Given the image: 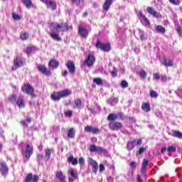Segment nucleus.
<instances>
[{
  "mask_svg": "<svg viewBox=\"0 0 182 182\" xmlns=\"http://www.w3.org/2000/svg\"><path fill=\"white\" fill-rule=\"evenodd\" d=\"M71 94H72V91L66 89V90L59 91L58 92V96L55 95V94H52L50 95V99L54 102H59L60 99L63 97H68V96H70Z\"/></svg>",
  "mask_w": 182,
  "mask_h": 182,
  "instance_id": "nucleus-1",
  "label": "nucleus"
},
{
  "mask_svg": "<svg viewBox=\"0 0 182 182\" xmlns=\"http://www.w3.org/2000/svg\"><path fill=\"white\" fill-rule=\"evenodd\" d=\"M21 91L28 96H31V99H35V97H36L35 88H33V87L29 83H24L21 87Z\"/></svg>",
  "mask_w": 182,
  "mask_h": 182,
  "instance_id": "nucleus-2",
  "label": "nucleus"
},
{
  "mask_svg": "<svg viewBox=\"0 0 182 182\" xmlns=\"http://www.w3.org/2000/svg\"><path fill=\"white\" fill-rule=\"evenodd\" d=\"M25 58L20 55H16L14 58V65L11 67V70L15 71L19 68H22V66H25Z\"/></svg>",
  "mask_w": 182,
  "mask_h": 182,
  "instance_id": "nucleus-3",
  "label": "nucleus"
},
{
  "mask_svg": "<svg viewBox=\"0 0 182 182\" xmlns=\"http://www.w3.org/2000/svg\"><path fill=\"white\" fill-rule=\"evenodd\" d=\"M96 49H100L102 52H110L112 50V45L109 43H104L100 40L97 39L95 44Z\"/></svg>",
  "mask_w": 182,
  "mask_h": 182,
  "instance_id": "nucleus-4",
  "label": "nucleus"
},
{
  "mask_svg": "<svg viewBox=\"0 0 182 182\" xmlns=\"http://www.w3.org/2000/svg\"><path fill=\"white\" fill-rule=\"evenodd\" d=\"M141 144H143V141L141 140V139H134L133 141H129L127 144V150H128V151H132V150H134V147H136V146H141Z\"/></svg>",
  "mask_w": 182,
  "mask_h": 182,
  "instance_id": "nucleus-5",
  "label": "nucleus"
},
{
  "mask_svg": "<svg viewBox=\"0 0 182 182\" xmlns=\"http://www.w3.org/2000/svg\"><path fill=\"white\" fill-rule=\"evenodd\" d=\"M51 26H53V31H55V32H59V29H61L62 32H68L69 31V27L66 23L60 25L58 23H52Z\"/></svg>",
  "mask_w": 182,
  "mask_h": 182,
  "instance_id": "nucleus-6",
  "label": "nucleus"
},
{
  "mask_svg": "<svg viewBox=\"0 0 182 182\" xmlns=\"http://www.w3.org/2000/svg\"><path fill=\"white\" fill-rule=\"evenodd\" d=\"M37 70L40 73L45 75L48 77L52 76V72H50V70H48L46 65H37Z\"/></svg>",
  "mask_w": 182,
  "mask_h": 182,
  "instance_id": "nucleus-7",
  "label": "nucleus"
},
{
  "mask_svg": "<svg viewBox=\"0 0 182 182\" xmlns=\"http://www.w3.org/2000/svg\"><path fill=\"white\" fill-rule=\"evenodd\" d=\"M96 62V57L95 55L90 54L88 55L87 59L84 61V66H87V68H92L95 65Z\"/></svg>",
  "mask_w": 182,
  "mask_h": 182,
  "instance_id": "nucleus-8",
  "label": "nucleus"
},
{
  "mask_svg": "<svg viewBox=\"0 0 182 182\" xmlns=\"http://www.w3.org/2000/svg\"><path fill=\"white\" fill-rule=\"evenodd\" d=\"M89 150L90 153H100L101 154H106V153H107V150L102 148V146H97L95 144L91 145Z\"/></svg>",
  "mask_w": 182,
  "mask_h": 182,
  "instance_id": "nucleus-9",
  "label": "nucleus"
},
{
  "mask_svg": "<svg viewBox=\"0 0 182 182\" xmlns=\"http://www.w3.org/2000/svg\"><path fill=\"white\" fill-rule=\"evenodd\" d=\"M32 154H33V146L27 144L24 151L25 159H26L27 161L31 159Z\"/></svg>",
  "mask_w": 182,
  "mask_h": 182,
  "instance_id": "nucleus-10",
  "label": "nucleus"
},
{
  "mask_svg": "<svg viewBox=\"0 0 182 182\" xmlns=\"http://www.w3.org/2000/svg\"><path fill=\"white\" fill-rule=\"evenodd\" d=\"M78 35L82 39H86L89 36V31L87 28L83 27L82 26H78Z\"/></svg>",
  "mask_w": 182,
  "mask_h": 182,
  "instance_id": "nucleus-11",
  "label": "nucleus"
},
{
  "mask_svg": "<svg viewBox=\"0 0 182 182\" xmlns=\"http://www.w3.org/2000/svg\"><path fill=\"white\" fill-rule=\"evenodd\" d=\"M0 172L3 177H6L8 173H9V168L6 164V162H1L0 163Z\"/></svg>",
  "mask_w": 182,
  "mask_h": 182,
  "instance_id": "nucleus-12",
  "label": "nucleus"
},
{
  "mask_svg": "<svg viewBox=\"0 0 182 182\" xmlns=\"http://www.w3.org/2000/svg\"><path fill=\"white\" fill-rule=\"evenodd\" d=\"M123 127V124L119 122H109V129L113 132H117Z\"/></svg>",
  "mask_w": 182,
  "mask_h": 182,
  "instance_id": "nucleus-13",
  "label": "nucleus"
},
{
  "mask_svg": "<svg viewBox=\"0 0 182 182\" xmlns=\"http://www.w3.org/2000/svg\"><path fill=\"white\" fill-rule=\"evenodd\" d=\"M66 67L68 69L69 73H71V75H75L76 73V66L75 65V62L68 60Z\"/></svg>",
  "mask_w": 182,
  "mask_h": 182,
  "instance_id": "nucleus-14",
  "label": "nucleus"
},
{
  "mask_svg": "<svg viewBox=\"0 0 182 182\" xmlns=\"http://www.w3.org/2000/svg\"><path fill=\"white\" fill-rule=\"evenodd\" d=\"M85 132H87V133H92V134H97L100 132V130L98 129V128L93 127L92 126H86L84 128Z\"/></svg>",
  "mask_w": 182,
  "mask_h": 182,
  "instance_id": "nucleus-15",
  "label": "nucleus"
},
{
  "mask_svg": "<svg viewBox=\"0 0 182 182\" xmlns=\"http://www.w3.org/2000/svg\"><path fill=\"white\" fill-rule=\"evenodd\" d=\"M147 166H149V161L144 159L141 164V173L144 176L147 171Z\"/></svg>",
  "mask_w": 182,
  "mask_h": 182,
  "instance_id": "nucleus-16",
  "label": "nucleus"
},
{
  "mask_svg": "<svg viewBox=\"0 0 182 182\" xmlns=\"http://www.w3.org/2000/svg\"><path fill=\"white\" fill-rule=\"evenodd\" d=\"M55 177L61 182H66V176L63 174L62 171H57L55 173Z\"/></svg>",
  "mask_w": 182,
  "mask_h": 182,
  "instance_id": "nucleus-17",
  "label": "nucleus"
},
{
  "mask_svg": "<svg viewBox=\"0 0 182 182\" xmlns=\"http://www.w3.org/2000/svg\"><path fill=\"white\" fill-rule=\"evenodd\" d=\"M89 160L90 164H91L92 167V171L96 174V173H97V170H99V164H97V162L92 158H90Z\"/></svg>",
  "mask_w": 182,
  "mask_h": 182,
  "instance_id": "nucleus-18",
  "label": "nucleus"
},
{
  "mask_svg": "<svg viewBox=\"0 0 182 182\" xmlns=\"http://www.w3.org/2000/svg\"><path fill=\"white\" fill-rule=\"evenodd\" d=\"M48 66L51 68V69H58L59 68V61L55 59H51L48 63Z\"/></svg>",
  "mask_w": 182,
  "mask_h": 182,
  "instance_id": "nucleus-19",
  "label": "nucleus"
},
{
  "mask_svg": "<svg viewBox=\"0 0 182 182\" xmlns=\"http://www.w3.org/2000/svg\"><path fill=\"white\" fill-rule=\"evenodd\" d=\"M35 50H38L37 47L33 45H30V46H28L27 48H26L25 53H26V55H31V53H32L33 52H35Z\"/></svg>",
  "mask_w": 182,
  "mask_h": 182,
  "instance_id": "nucleus-20",
  "label": "nucleus"
},
{
  "mask_svg": "<svg viewBox=\"0 0 182 182\" xmlns=\"http://www.w3.org/2000/svg\"><path fill=\"white\" fill-rule=\"evenodd\" d=\"M46 6L49 9H52V11H55L57 6L56 1L48 0V2L46 4Z\"/></svg>",
  "mask_w": 182,
  "mask_h": 182,
  "instance_id": "nucleus-21",
  "label": "nucleus"
},
{
  "mask_svg": "<svg viewBox=\"0 0 182 182\" xmlns=\"http://www.w3.org/2000/svg\"><path fill=\"white\" fill-rule=\"evenodd\" d=\"M68 163H71L73 166H77L79 161H77V158L73 157V155H70L67 159Z\"/></svg>",
  "mask_w": 182,
  "mask_h": 182,
  "instance_id": "nucleus-22",
  "label": "nucleus"
},
{
  "mask_svg": "<svg viewBox=\"0 0 182 182\" xmlns=\"http://www.w3.org/2000/svg\"><path fill=\"white\" fill-rule=\"evenodd\" d=\"M112 4H113V0H106L102 6L104 11L107 12V11L110 9V6H112Z\"/></svg>",
  "mask_w": 182,
  "mask_h": 182,
  "instance_id": "nucleus-23",
  "label": "nucleus"
},
{
  "mask_svg": "<svg viewBox=\"0 0 182 182\" xmlns=\"http://www.w3.org/2000/svg\"><path fill=\"white\" fill-rule=\"evenodd\" d=\"M141 109L146 113H149L151 110V107L149 102H143L141 105Z\"/></svg>",
  "mask_w": 182,
  "mask_h": 182,
  "instance_id": "nucleus-24",
  "label": "nucleus"
},
{
  "mask_svg": "<svg viewBox=\"0 0 182 182\" xmlns=\"http://www.w3.org/2000/svg\"><path fill=\"white\" fill-rule=\"evenodd\" d=\"M76 134V131L75 128L71 127L67 131V136L69 139H75V136Z\"/></svg>",
  "mask_w": 182,
  "mask_h": 182,
  "instance_id": "nucleus-25",
  "label": "nucleus"
},
{
  "mask_svg": "<svg viewBox=\"0 0 182 182\" xmlns=\"http://www.w3.org/2000/svg\"><path fill=\"white\" fill-rule=\"evenodd\" d=\"M16 103L18 107H19L20 109H23V107H25V100L22 97H18Z\"/></svg>",
  "mask_w": 182,
  "mask_h": 182,
  "instance_id": "nucleus-26",
  "label": "nucleus"
},
{
  "mask_svg": "<svg viewBox=\"0 0 182 182\" xmlns=\"http://www.w3.org/2000/svg\"><path fill=\"white\" fill-rule=\"evenodd\" d=\"M50 36L51 38H53V41H57V42H60V41H62V38H60L59 33L51 32L50 33Z\"/></svg>",
  "mask_w": 182,
  "mask_h": 182,
  "instance_id": "nucleus-27",
  "label": "nucleus"
},
{
  "mask_svg": "<svg viewBox=\"0 0 182 182\" xmlns=\"http://www.w3.org/2000/svg\"><path fill=\"white\" fill-rule=\"evenodd\" d=\"M162 65H164V66H166V68H172V66H173L174 63H173V60H170V59H165L163 62H162Z\"/></svg>",
  "mask_w": 182,
  "mask_h": 182,
  "instance_id": "nucleus-28",
  "label": "nucleus"
},
{
  "mask_svg": "<svg viewBox=\"0 0 182 182\" xmlns=\"http://www.w3.org/2000/svg\"><path fill=\"white\" fill-rule=\"evenodd\" d=\"M146 11L148 12V14H149V15H152V16L157 18V11H156V10L153 9V7H150V6L147 7Z\"/></svg>",
  "mask_w": 182,
  "mask_h": 182,
  "instance_id": "nucleus-29",
  "label": "nucleus"
},
{
  "mask_svg": "<svg viewBox=\"0 0 182 182\" xmlns=\"http://www.w3.org/2000/svg\"><path fill=\"white\" fill-rule=\"evenodd\" d=\"M7 101L9 102V103H11V105H14V103H16L17 100H16V95L14 94L10 95Z\"/></svg>",
  "mask_w": 182,
  "mask_h": 182,
  "instance_id": "nucleus-30",
  "label": "nucleus"
},
{
  "mask_svg": "<svg viewBox=\"0 0 182 182\" xmlns=\"http://www.w3.org/2000/svg\"><path fill=\"white\" fill-rule=\"evenodd\" d=\"M22 2L28 9L33 6V3H32V0H22Z\"/></svg>",
  "mask_w": 182,
  "mask_h": 182,
  "instance_id": "nucleus-31",
  "label": "nucleus"
},
{
  "mask_svg": "<svg viewBox=\"0 0 182 182\" xmlns=\"http://www.w3.org/2000/svg\"><path fill=\"white\" fill-rule=\"evenodd\" d=\"M108 122H116L117 120V114L111 113L107 117Z\"/></svg>",
  "mask_w": 182,
  "mask_h": 182,
  "instance_id": "nucleus-32",
  "label": "nucleus"
},
{
  "mask_svg": "<svg viewBox=\"0 0 182 182\" xmlns=\"http://www.w3.org/2000/svg\"><path fill=\"white\" fill-rule=\"evenodd\" d=\"M27 122V123H26ZM31 122H32V118L31 117H28L26 119V120L23 119L20 122V124H21V126H23V127H28V123H31Z\"/></svg>",
  "mask_w": 182,
  "mask_h": 182,
  "instance_id": "nucleus-33",
  "label": "nucleus"
},
{
  "mask_svg": "<svg viewBox=\"0 0 182 182\" xmlns=\"http://www.w3.org/2000/svg\"><path fill=\"white\" fill-rule=\"evenodd\" d=\"M92 81L94 83H96L97 86L103 85V80L100 77H94Z\"/></svg>",
  "mask_w": 182,
  "mask_h": 182,
  "instance_id": "nucleus-34",
  "label": "nucleus"
},
{
  "mask_svg": "<svg viewBox=\"0 0 182 182\" xmlns=\"http://www.w3.org/2000/svg\"><path fill=\"white\" fill-rule=\"evenodd\" d=\"M156 31L158 33H166V28L163 27V26H157L156 27Z\"/></svg>",
  "mask_w": 182,
  "mask_h": 182,
  "instance_id": "nucleus-35",
  "label": "nucleus"
},
{
  "mask_svg": "<svg viewBox=\"0 0 182 182\" xmlns=\"http://www.w3.org/2000/svg\"><path fill=\"white\" fill-rule=\"evenodd\" d=\"M172 136L182 139V133L180 131H173Z\"/></svg>",
  "mask_w": 182,
  "mask_h": 182,
  "instance_id": "nucleus-36",
  "label": "nucleus"
},
{
  "mask_svg": "<svg viewBox=\"0 0 182 182\" xmlns=\"http://www.w3.org/2000/svg\"><path fill=\"white\" fill-rule=\"evenodd\" d=\"M29 38V34L26 32H21L20 34V38L21 41H26Z\"/></svg>",
  "mask_w": 182,
  "mask_h": 182,
  "instance_id": "nucleus-37",
  "label": "nucleus"
},
{
  "mask_svg": "<svg viewBox=\"0 0 182 182\" xmlns=\"http://www.w3.org/2000/svg\"><path fill=\"white\" fill-rule=\"evenodd\" d=\"M69 174H70L71 178H77V173L75 172L73 168H71L68 171Z\"/></svg>",
  "mask_w": 182,
  "mask_h": 182,
  "instance_id": "nucleus-38",
  "label": "nucleus"
},
{
  "mask_svg": "<svg viewBox=\"0 0 182 182\" xmlns=\"http://www.w3.org/2000/svg\"><path fill=\"white\" fill-rule=\"evenodd\" d=\"M75 107H82V100L80 98H77L74 100Z\"/></svg>",
  "mask_w": 182,
  "mask_h": 182,
  "instance_id": "nucleus-39",
  "label": "nucleus"
},
{
  "mask_svg": "<svg viewBox=\"0 0 182 182\" xmlns=\"http://www.w3.org/2000/svg\"><path fill=\"white\" fill-rule=\"evenodd\" d=\"M139 75L141 79H146L147 78V73L144 70H141V72L139 73Z\"/></svg>",
  "mask_w": 182,
  "mask_h": 182,
  "instance_id": "nucleus-40",
  "label": "nucleus"
},
{
  "mask_svg": "<svg viewBox=\"0 0 182 182\" xmlns=\"http://www.w3.org/2000/svg\"><path fill=\"white\" fill-rule=\"evenodd\" d=\"M129 166L132 170V171L131 172L132 176H133V170H136V167L137 166V163H136V161H132L129 164Z\"/></svg>",
  "mask_w": 182,
  "mask_h": 182,
  "instance_id": "nucleus-41",
  "label": "nucleus"
},
{
  "mask_svg": "<svg viewBox=\"0 0 182 182\" xmlns=\"http://www.w3.org/2000/svg\"><path fill=\"white\" fill-rule=\"evenodd\" d=\"M149 95H150V97L154 99H156V97H159V94H157V92L153 90H150Z\"/></svg>",
  "mask_w": 182,
  "mask_h": 182,
  "instance_id": "nucleus-42",
  "label": "nucleus"
},
{
  "mask_svg": "<svg viewBox=\"0 0 182 182\" xmlns=\"http://www.w3.org/2000/svg\"><path fill=\"white\" fill-rule=\"evenodd\" d=\"M13 19H14V21H21V19L22 18V17H21V16H19L18 14H17L16 13L14 12L11 14Z\"/></svg>",
  "mask_w": 182,
  "mask_h": 182,
  "instance_id": "nucleus-43",
  "label": "nucleus"
},
{
  "mask_svg": "<svg viewBox=\"0 0 182 182\" xmlns=\"http://www.w3.org/2000/svg\"><path fill=\"white\" fill-rule=\"evenodd\" d=\"M145 151H146V148L140 147L139 149L138 152L136 154V156H141V154H143V153H144Z\"/></svg>",
  "mask_w": 182,
  "mask_h": 182,
  "instance_id": "nucleus-44",
  "label": "nucleus"
},
{
  "mask_svg": "<svg viewBox=\"0 0 182 182\" xmlns=\"http://www.w3.org/2000/svg\"><path fill=\"white\" fill-rule=\"evenodd\" d=\"M138 16L140 18L141 22L143 21L145 18H147V17H146V15L143 14V12L141 11H139Z\"/></svg>",
  "mask_w": 182,
  "mask_h": 182,
  "instance_id": "nucleus-45",
  "label": "nucleus"
},
{
  "mask_svg": "<svg viewBox=\"0 0 182 182\" xmlns=\"http://www.w3.org/2000/svg\"><path fill=\"white\" fill-rule=\"evenodd\" d=\"M168 153H176V146H170L167 148Z\"/></svg>",
  "mask_w": 182,
  "mask_h": 182,
  "instance_id": "nucleus-46",
  "label": "nucleus"
},
{
  "mask_svg": "<svg viewBox=\"0 0 182 182\" xmlns=\"http://www.w3.org/2000/svg\"><path fill=\"white\" fill-rule=\"evenodd\" d=\"M121 87L123 89H126V87H129V83L126 80H122L121 82Z\"/></svg>",
  "mask_w": 182,
  "mask_h": 182,
  "instance_id": "nucleus-47",
  "label": "nucleus"
},
{
  "mask_svg": "<svg viewBox=\"0 0 182 182\" xmlns=\"http://www.w3.org/2000/svg\"><path fill=\"white\" fill-rule=\"evenodd\" d=\"M52 154V151L50 149H46V157H48V160L50 159V156Z\"/></svg>",
  "mask_w": 182,
  "mask_h": 182,
  "instance_id": "nucleus-48",
  "label": "nucleus"
},
{
  "mask_svg": "<svg viewBox=\"0 0 182 182\" xmlns=\"http://www.w3.org/2000/svg\"><path fill=\"white\" fill-rule=\"evenodd\" d=\"M64 114L67 117H72V116H73V111H70V110L65 111L64 112Z\"/></svg>",
  "mask_w": 182,
  "mask_h": 182,
  "instance_id": "nucleus-49",
  "label": "nucleus"
},
{
  "mask_svg": "<svg viewBox=\"0 0 182 182\" xmlns=\"http://www.w3.org/2000/svg\"><path fill=\"white\" fill-rule=\"evenodd\" d=\"M154 80H160V73H156L153 74Z\"/></svg>",
  "mask_w": 182,
  "mask_h": 182,
  "instance_id": "nucleus-50",
  "label": "nucleus"
},
{
  "mask_svg": "<svg viewBox=\"0 0 182 182\" xmlns=\"http://www.w3.org/2000/svg\"><path fill=\"white\" fill-rule=\"evenodd\" d=\"M169 2H171V4L173 5H180L181 4L180 0H169Z\"/></svg>",
  "mask_w": 182,
  "mask_h": 182,
  "instance_id": "nucleus-51",
  "label": "nucleus"
},
{
  "mask_svg": "<svg viewBox=\"0 0 182 182\" xmlns=\"http://www.w3.org/2000/svg\"><path fill=\"white\" fill-rule=\"evenodd\" d=\"M70 1L73 5H76L77 6H79V5H80L81 0H70Z\"/></svg>",
  "mask_w": 182,
  "mask_h": 182,
  "instance_id": "nucleus-52",
  "label": "nucleus"
},
{
  "mask_svg": "<svg viewBox=\"0 0 182 182\" xmlns=\"http://www.w3.org/2000/svg\"><path fill=\"white\" fill-rule=\"evenodd\" d=\"M182 29H181V26H178L176 28V32L178 35V36H182V32H181Z\"/></svg>",
  "mask_w": 182,
  "mask_h": 182,
  "instance_id": "nucleus-53",
  "label": "nucleus"
},
{
  "mask_svg": "<svg viewBox=\"0 0 182 182\" xmlns=\"http://www.w3.org/2000/svg\"><path fill=\"white\" fill-rule=\"evenodd\" d=\"M79 163H80V166H84L85 165V159L83 157H80Z\"/></svg>",
  "mask_w": 182,
  "mask_h": 182,
  "instance_id": "nucleus-54",
  "label": "nucleus"
},
{
  "mask_svg": "<svg viewBox=\"0 0 182 182\" xmlns=\"http://www.w3.org/2000/svg\"><path fill=\"white\" fill-rule=\"evenodd\" d=\"M105 169H106V168L105 167V165H103V164H100V173L105 171Z\"/></svg>",
  "mask_w": 182,
  "mask_h": 182,
  "instance_id": "nucleus-55",
  "label": "nucleus"
},
{
  "mask_svg": "<svg viewBox=\"0 0 182 182\" xmlns=\"http://www.w3.org/2000/svg\"><path fill=\"white\" fill-rule=\"evenodd\" d=\"M161 81L164 82H167V75H162L161 77Z\"/></svg>",
  "mask_w": 182,
  "mask_h": 182,
  "instance_id": "nucleus-56",
  "label": "nucleus"
},
{
  "mask_svg": "<svg viewBox=\"0 0 182 182\" xmlns=\"http://www.w3.org/2000/svg\"><path fill=\"white\" fill-rule=\"evenodd\" d=\"M37 159H38V161H41L43 160V154H38L37 155Z\"/></svg>",
  "mask_w": 182,
  "mask_h": 182,
  "instance_id": "nucleus-57",
  "label": "nucleus"
},
{
  "mask_svg": "<svg viewBox=\"0 0 182 182\" xmlns=\"http://www.w3.org/2000/svg\"><path fill=\"white\" fill-rule=\"evenodd\" d=\"M110 73L112 77H116L117 76V71H116V70H112Z\"/></svg>",
  "mask_w": 182,
  "mask_h": 182,
  "instance_id": "nucleus-58",
  "label": "nucleus"
},
{
  "mask_svg": "<svg viewBox=\"0 0 182 182\" xmlns=\"http://www.w3.org/2000/svg\"><path fill=\"white\" fill-rule=\"evenodd\" d=\"M136 180L137 182H143V179L141 178V176H140V174L136 175Z\"/></svg>",
  "mask_w": 182,
  "mask_h": 182,
  "instance_id": "nucleus-59",
  "label": "nucleus"
},
{
  "mask_svg": "<svg viewBox=\"0 0 182 182\" xmlns=\"http://www.w3.org/2000/svg\"><path fill=\"white\" fill-rule=\"evenodd\" d=\"M143 22H144L145 23H146V25H148L149 26H150V21H149V18H145L144 20L143 21Z\"/></svg>",
  "mask_w": 182,
  "mask_h": 182,
  "instance_id": "nucleus-60",
  "label": "nucleus"
},
{
  "mask_svg": "<svg viewBox=\"0 0 182 182\" xmlns=\"http://www.w3.org/2000/svg\"><path fill=\"white\" fill-rule=\"evenodd\" d=\"M167 150V148L164 147L161 149V154H164V153H166V151Z\"/></svg>",
  "mask_w": 182,
  "mask_h": 182,
  "instance_id": "nucleus-61",
  "label": "nucleus"
},
{
  "mask_svg": "<svg viewBox=\"0 0 182 182\" xmlns=\"http://www.w3.org/2000/svg\"><path fill=\"white\" fill-rule=\"evenodd\" d=\"M68 70H65L62 76H63L64 77H66V76H68Z\"/></svg>",
  "mask_w": 182,
  "mask_h": 182,
  "instance_id": "nucleus-62",
  "label": "nucleus"
},
{
  "mask_svg": "<svg viewBox=\"0 0 182 182\" xmlns=\"http://www.w3.org/2000/svg\"><path fill=\"white\" fill-rule=\"evenodd\" d=\"M75 180H76V178H68V182H75Z\"/></svg>",
  "mask_w": 182,
  "mask_h": 182,
  "instance_id": "nucleus-63",
  "label": "nucleus"
},
{
  "mask_svg": "<svg viewBox=\"0 0 182 182\" xmlns=\"http://www.w3.org/2000/svg\"><path fill=\"white\" fill-rule=\"evenodd\" d=\"M118 116H119L121 119H123V116H124L123 112H119V113H118Z\"/></svg>",
  "mask_w": 182,
  "mask_h": 182,
  "instance_id": "nucleus-64",
  "label": "nucleus"
}]
</instances>
